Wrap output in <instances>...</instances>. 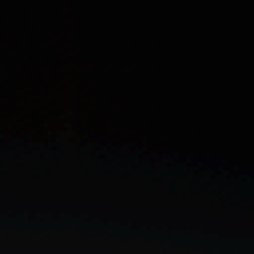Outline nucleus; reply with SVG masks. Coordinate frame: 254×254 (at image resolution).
<instances>
[{
	"label": "nucleus",
	"instance_id": "3",
	"mask_svg": "<svg viewBox=\"0 0 254 254\" xmlns=\"http://www.w3.org/2000/svg\"><path fill=\"white\" fill-rule=\"evenodd\" d=\"M28 74L29 75V76H30V77H32L31 72V71L30 70V69H29V68H28Z\"/></svg>",
	"mask_w": 254,
	"mask_h": 254
},
{
	"label": "nucleus",
	"instance_id": "1",
	"mask_svg": "<svg viewBox=\"0 0 254 254\" xmlns=\"http://www.w3.org/2000/svg\"><path fill=\"white\" fill-rule=\"evenodd\" d=\"M36 138V135L35 134H32L28 136V138L26 140L28 142L31 139H34Z\"/></svg>",
	"mask_w": 254,
	"mask_h": 254
},
{
	"label": "nucleus",
	"instance_id": "4",
	"mask_svg": "<svg viewBox=\"0 0 254 254\" xmlns=\"http://www.w3.org/2000/svg\"><path fill=\"white\" fill-rule=\"evenodd\" d=\"M27 150L28 151H31L32 150V149L31 148L29 147H27Z\"/></svg>",
	"mask_w": 254,
	"mask_h": 254
},
{
	"label": "nucleus",
	"instance_id": "2",
	"mask_svg": "<svg viewBox=\"0 0 254 254\" xmlns=\"http://www.w3.org/2000/svg\"><path fill=\"white\" fill-rule=\"evenodd\" d=\"M27 107H32V105L29 103L28 101V97H27Z\"/></svg>",
	"mask_w": 254,
	"mask_h": 254
}]
</instances>
